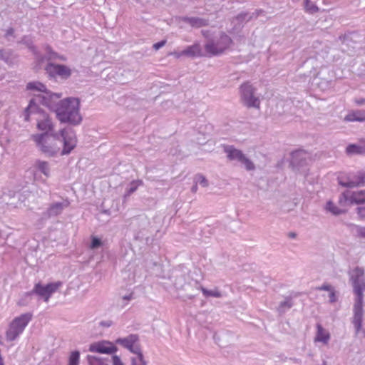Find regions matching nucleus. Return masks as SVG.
<instances>
[{
	"label": "nucleus",
	"instance_id": "1",
	"mask_svg": "<svg viewBox=\"0 0 365 365\" xmlns=\"http://www.w3.org/2000/svg\"><path fill=\"white\" fill-rule=\"evenodd\" d=\"M39 150L48 156L57 154L63 146L61 155H68L76 145V137L71 128L61 129L58 133L51 132L32 135Z\"/></svg>",
	"mask_w": 365,
	"mask_h": 365
},
{
	"label": "nucleus",
	"instance_id": "2",
	"mask_svg": "<svg viewBox=\"0 0 365 365\" xmlns=\"http://www.w3.org/2000/svg\"><path fill=\"white\" fill-rule=\"evenodd\" d=\"M56 116L61 122L78 124L81 120L79 114V101L75 98H68L60 101Z\"/></svg>",
	"mask_w": 365,
	"mask_h": 365
},
{
	"label": "nucleus",
	"instance_id": "3",
	"mask_svg": "<svg viewBox=\"0 0 365 365\" xmlns=\"http://www.w3.org/2000/svg\"><path fill=\"white\" fill-rule=\"evenodd\" d=\"M61 97V94L53 93L48 91L44 94L36 95L35 98L30 101L29 105L25 110V120H29L30 114L34 113V110L36 109V105L37 103L48 107L56 113L57 109L60 106V101H62L60 100Z\"/></svg>",
	"mask_w": 365,
	"mask_h": 365
},
{
	"label": "nucleus",
	"instance_id": "4",
	"mask_svg": "<svg viewBox=\"0 0 365 365\" xmlns=\"http://www.w3.org/2000/svg\"><path fill=\"white\" fill-rule=\"evenodd\" d=\"M31 318L32 315L30 313H25L14 318L6 331V340L9 341L16 340L22 334Z\"/></svg>",
	"mask_w": 365,
	"mask_h": 365
},
{
	"label": "nucleus",
	"instance_id": "5",
	"mask_svg": "<svg viewBox=\"0 0 365 365\" xmlns=\"http://www.w3.org/2000/svg\"><path fill=\"white\" fill-rule=\"evenodd\" d=\"M232 41L229 36L222 33L219 37L208 39L205 50L210 56H217L229 48Z\"/></svg>",
	"mask_w": 365,
	"mask_h": 365
},
{
	"label": "nucleus",
	"instance_id": "6",
	"mask_svg": "<svg viewBox=\"0 0 365 365\" xmlns=\"http://www.w3.org/2000/svg\"><path fill=\"white\" fill-rule=\"evenodd\" d=\"M224 152L227 154V158L231 161H237L244 165L247 171H252L255 169L254 163L247 158L242 150L235 148L233 145H223Z\"/></svg>",
	"mask_w": 365,
	"mask_h": 365
},
{
	"label": "nucleus",
	"instance_id": "7",
	"mask_svg": "<svg viewBox=\"0 0 365 365\" xmlns=\"http://www.w3.org/2000/svg\"><path fill=\"white\" fill-rule=\"evenodd\" d=\"M62 286V282L60 281L47 284L43 286L41 283H37L34 285L33 289L25 294L26 297H31L35 294L39 297L42 298L44 302H48L51 295L56 292Z\"/></svg>",
	"mask_w": 365,
	"mask_h": 365
},
{
	"label": "nucleus",
	"instance_id": "8",
	"mask_svg": "<svg viewBox=\"0 0 365 365\" xmlns=\"http://www.w3.org/2000/svg\"><path fill=\"white\" fill-rule=\"evenodd\" d=\"M241 100L248 108H259L260 101L255 96V89L249 83L242 84L240 87Z\"/></svg>",
	"mask_w": 365,
	"mask_h": 365
},
{
	"label": "nucleus",
	"instance_id": "9",
	"mask_svg": "<svg viewBox=\"0 0 365 365\" xmlns=\"http://www.w3.org/2000/svg\"><path fill=\"white\" fill-rule=\"evenodd\" d=\"M363 302L364 299H354L353 306V317L351 322L354 324L356 334H359L362 327L364 319Z\"/></svg>",
	"mask_w": 365,
	"mask_h": 365
},
{
	"label": "nucleus",
	"instance_id": "10",
	"mask_svg": "<svg viewBox=\"0 0 365 365\" xmlns=\"http://www.w3.org/2000/svg\"><path fill=\"white\" fill-rule=\"evenodd\" d=\"M115 342L133 354L141 350L139 344V337L137 334H131L123 338H118Z\"/></svg>",
	"mask_w": 365,
	"mask_h": 365
},
{
	"label": "nucleus",
	"instance_id": "11",
	"mask_svg": "<svg viewBox=\"0 0 365 365\" xmlns=\"http://www.w3.org/2000/svg\"><path fill=\"white\" fill-rule=\"evenodd\" d=\"M264 13L265 12L262 9L256 10L255 12L251 14L248 12H242L235 18L233 23L240 26L245 22H247L250 20L257 18H261L260 21L264 22L268 19V17L265 16Z\"/></svg>",
	"mask_w": 365,
	"mask_h": 365
},
{
	"label": "nucleus",
	"instance_id": "12",
	"mask_svg": "<svg viewBox=\"0 0 365 365\" xmlns=\"http://www.w3.org/2000/svg\"><path fill=\"white\" fill-rule=\"evenodd\" d=\"M33 114L36 115V120L37 121V128L38 130L51 133L53 131V124L48 115L44 111L38 110L36 113L34 110ZM30 115H32L31 113Z\"/></svg>",
	"mask_w": 365,
	"mask_h": 365
},
{
	"label": "nucleus",
	"instance_id": "13",
	"mask_svg": "<svg viewBox=\"0 0 365 365\" xmlns=\"http://www.w3.org/2000/svg\"><path fill=\"white\" fill-rule=\"evenodd\" d=\"M46 72L51 76H58L61 78H67L71 74V71L69 68L64 65L55 64L48 63L46 67Z\"/></svg>",
	"mask_w": 365,
	"mask_h": 365
},
{
	"label": "nucleus",
	"instance_id": "14",
	"mask_svg": "<svg viewBox=\"0 0 365 365\" xmlns=\"http://www.w3.org/2000/svg\"><path fill=\"white\" fill-rule=\"evenodd\" d=\"M118 351L113 342L108 340H102L93 343V352H97L103 354H113Z\"/></svg>",
	"mask_w": 365,
	"mask_h": 365
},
{
	"label": "nucleus",
	"instance_id": "15",
	"mask_svg": "<svg viewBox=\"0 0 365 365\" xmlns=\"http://www.w3.org/2000/svg\"><path fill=\"white\" fill-rule=\"evenodd\" d=\"M68 205L69 202L68 200L52 203L47 210L43 213V215L45 218L57 216L62 212L63 209L68 207Z\"/></svg>",
	"mask_w": 365,
	"mask_h": 365
},
{
	"label": "nucleus",
	"instance_id": "16",
	"mask_svg": "<svg viewBox=\"0 0 365 365\" xmlns=\"http://www.w3.org/2000/svg\"><path fill=\"white\" fill-rule=\"evenodd\" d=\"M344 198L346 201L349 200L351 203L364 204L365 203V190L359 192H354L349 194L348 192L341 195L340 201Z\"/></svg>",
	"mask_w": 365,
	"mask_h": 365
},
{
	"label": "nucleus",
	"instance_id": "17",
	"mask_svg": "<svg viewBox=\"0 0 365 365\" xmlns=\"http://www.w3.org/2000/svg\"><path fill=\"white\" fill-rule=\"evenodd\" d=\"M346 153L348 155H364L365 140H359L356 143L349 144L346 148Z\"/></svg>",
	"mask_w": 365,
	"mask_h": 365
},
{
	"label": "nucleus",
	"instance_id": "18",
	"mask_svg": "<svg viewBox=\"0 0 365 365\" xmlns=\"http://www.w3.org/2000/svg\"><path fill=\"white\" fill-rule=\"evenodd\" d=\"M180 20L195 28H200L208 25V20L199 17L182 16Z\"/></svg>",
	"mask_w": 365,
	"mask_h": 365
},
{
	"label": "nucleus",
	"instance_id": "19",
	"mask_svg": "<svg viewBox=\"0 0 365 365\" xmlns=\"http://www.w3.org/2000/svg\"><path fill=\"white\" fill-rule=\"evenodd\" d=\"M344 121L347 122H364L365 121V110H357L355 111H352L347 114L344 118Z\"/></svg>",
	"mask_w": 365,
	"mask_h": 365
},
{
	"label": "nucleus",
	"instance_id": "20",
	"mask_svg": "<svg viewBox=\"0 0 365 365\" xmlns=\"http://www.w3.org/2000/svg\"><path fill=\"white\" fill-rule=\"evenodd\" d=\"M353 292L356 295L355 299H364V292L365 291V279H361L353 284Z\"/></svg>",
	"mask_w": 365,
	"mask_h": 365
},
{
	"label": "nucleus",
	"instance_id": "21",
	"mask_svg": "<svg viewBox=\"0 0 365 365\" xmlns=\"http://www.w3.org/2000/svg\"><path fill=\"white\" fill-rule=\"evenodd\" d=\"M317 329L315 341L323 342L325 344H328L330 339V334L320 324H317Z\"/></svg>",
	"mask_w": 365,
	"mask_h": 365
},
{
	"label": "nucleus",
	"instance_id": "22",
	"mask_svg": "<svg viewBox=\"0 0 365 365\" xmlns=\"http://www.w3.org/2000/svg\"><path fill=\"white\" fill-rule=\"evenodd\" d=\"M340 184L345 187H355L364 186L365 185V173H360L358 176H356L355 180H351L347 182H340Z\"/></svg>",
	"mask_w": 365,
	"mask_h": 365
},
{
	"label": "nucleus",
	"instance_id": "23",
	"mask_svg": "<svg viewBox=\"0 0 365 365\" xmlns=\"http://www.w3.org/2000/svg\"><path fill=\"white\" fill-rule=\"evenodd\" d=\"M347 226L354 237L361 239L365 238V226H361L354 223H349Z\"/></svg>",
	"mask_w": 365,
	"mask_h": 365
},
{
	"label": "nucleus",
	"instance_id": "24",
	"mask_svg": "<svg viewBox=\"0 0 365 365\" xmlns=\"http://www.w3.org/2000/svg\"><path fill=\"white\" fill-rule=\"evenodd\" d=\"M364 270L363 268L356 267L349 272L350 282L351 284L364 279Z\"/></svg>",
	"mask_w": 365,
	"mask_h": 365
},
{
	"label": "nucleus",
	"instance_id": "25",
	"mask_svg": "<svg viewBox=\"0 0 365 365\" xmlns=\"http://www.w3.org/2000/svg\"><path fill=\"white\" fill-rule=\"evenodd\" d=\"M36 168L42 173L47 178L50 176V166L46 161L38 160L35 163Z\"/></svg>",
	"mask_w": 365,
	"mask_h": 365
},
{
	"label": "nucleus",
	"instance_id": "26",
	"mask_svg": "<svg viewBox=\"0 0 365 365\" xmlns=\"http://www.w3.org/2000/svg\"><path fill=\"white\" fill-rule=\"evenodd\" d=\"M26 88L28 90L40 92V94H44V93L47 91L45 85L38 81L29 82L26 85Z\"/></svg>",
	"mask_w": 365,
	"mask_h": 365
},
{
	"label": "nucleus",
	"instance_id": "27",
	"mask_svg": "<svg viewBox=\"0 0 365 365\" xmlns=\"http://www.w3.org/2000/svg\"><path fill=\"white\" fill-rule=\"evenodd\" d=\"M134 354L135 356L130 359L131 365H148L141 350L134 353Z\"/></svg>",
	"mask_w": 365,
	"mask_h": 365
},
{
	"label": "nucleus",
	"instance_id": "28",
	"mask_svg": "<svg viewBox=\"0 0 365 365\" xmlns=\"http://www.w3.org/2000/svg\"><path fill=\"white\" fill-rule=\"evenodd\" d=\"M182 53H184L185 56L190 57H195L199 56L200 53V47L198 44H194L187 46L185 49L182 51Z\"/></svg>",
	"mask_w": 365,
	"mask_h": 365
},
{
	"label": "nucleus",
	"instance_id": "29",
	"mask_svg": "<svg viewBox=\"0 0 365 365\" xmlns=\"http://www.w3.org/2000/svg\"><path fill=\"white\" fill-rule=\"evenodd\" d=\"M103 245V242L101 240L96 237H93L92 240V247H93V259H96L98 262H100L101 259L103 258V255H101V257H98L96 254L98 251H95V250H97L100 248Z\"/></svg>",
	"mask_w": 365,
	"mask_h": 365
},
{
	"label": "nucleus",
	"instance_id": "30",
	"mask_svg": "<svg viewBox=\"0 0 365 365\" xmlns=\"http://www.w3.org/2000/svg\"><path fill=\"white\" fill-rule=\"evenodd\" d=\"M143 184L142 180H133L132 181L128 187L126 188L125 192L124 194V198L126 199L129 197L132 193L135 192L138 187V186Z\"/></svg>",
	"mask_w": 365,
	"mask_h": 365
},
{
	"label": "nucleus",
	"instance_id": "31",
	"mask_svg": "<svg viewBox=\"0 0 365 365\" xmlns=\"http://www.w3.org/2000/svg\"><path fill=\"white\" fill-rule=\"evenodd\" d=\"M293 306V303L291 298L287 297L283 302H280L277 307V312L282 314L289 309Z\"/></svg>",
	"mask_w": 365,
	"mask_h": 365
},
{
	"label": "nucleus",
	"instance_id": "32",
	"mask_svg": "<svg viewBox=\"0 0 365 365\" xmlns=\"http://www.w3.org/2000/svg\"><path fill=\"white\" fill-rule=\"evenodd\" d=\"M46 58L48 61H52V60H61V61H66V58L63 56H61L58 54L57 53L52 51V49L49 47H46Z\"/></svg>",
	"mask_w": 365,
	"mask_h": 365
},
{
	"label": "nucleus",
	"instance_id": "33",
	"mask_svg": "<svg viewBox=\"0 0 365 365\" xmlns=\"http://www.w3.org/2000/svg\"><path fill=\"white\" fill-rule=\"evenodd\" d=\"M200 289H201L202 294H204V296H205L207 297H213L220 298L222 297V293L217 289H213V290H208V289L201 287Z\"/></svg>",
	"mask_w": 365,
	"mask_h": 365
},
{
	"label": "nucleus",
	"instance_id": "34",
	"mask_svg": "<svg viewBox=\"0 0 365 365\" xmlns=\"http://www.w3.org/2000/svg\"><path fill=\"white\" fill-rule=\"evenodd\" d=\"M304 8L310 14H314L319 11V8L310 0H304Z\"/></svg>",
	"mask_w": 365,
	"mask_h": 365
},
{
	"label": "nucleus",
	"instance_id": "35",
	"mask_svg": "<svg viewBox=\"0 0 365 365\" xmlns=\"http://www.w3.org/2000/svg\"><path fill=\"white\" fill-rule=\"evenodd\" d=\"M327 209L333 213L334 215H338L343 212V211L338 208L332 202L329 201L327 203Z\"/></svg>",
	"mask_w": 365,
	"mask_h": 365
},
{
	"label": "nucleus",
	"instance_id": "36",
	"mask_svg": "<svg viewBox=\"0 0 365 365\" xmlns=\"http://www.w3.org/2000/svg\"><path fill=\"white\" fill-rule=\"evenodd\" d=\"M80 354L78 351H73L69 357L68 365H78Z\"/></svg>",
	"mask_w": 365,
	"mask_h": 365
},
{
	"label": "nucleus",
	"instance_id": "37",
	"mask_svg": "<svg viewBox=\"0 0 365 365\" xmlns=\"http://www.w3.org/2000/svg\"><path fill=\"white\" fill-rule=\"evenodd\" d=\"M195 181L197 184L199 183L202 187H205L208 186V181L206 178L202 174H197L195 177Z\"/></svg>",
	"mask_w": 365,
	"mask_h": 365
},
{
	"label": "nucleus",
	"instance_id": "38",
	"mask_svg": "<svg viewBox=\"0 0 365 365\" xmlns=\"http://www.w3.org/2000/svg\"><path fill=\"white\" fill-rule=\"evenodd\" d=\"M356 212L358 215V217L360 220H365V206L358 207L356 209Z\"/></svg>",
	"mask_w": 365,
	"mask_h": 365
},
{
	"label": "nucleus",
	"instance_id": "39",
	"mask_svg": "<svg viewBox=\"0 0 365 365\" xmlns=\"http://www.w3.org/2000/svg\"><path fill=\"white\" fill-rule=\"evenodd\" d=\"M113 365H124L122 362L120 358L117 355H113L112 356Z\"/></svg>",
	"mask_w": 365,
	"mask_h": 365
},
{
	"label": "nucleus",
	"instance_id": "40",
	"mask_svg": "<svg viewBox=\"0 0 365 365\" xmlns=\"http://www.w3.org/2000/svg\"><path fill=\"white\" fill-rule=\"evenodd\" d=\"M317 289L331 292L333 288L330 284H323L321 287H319Z\"/></svg>",
	"mask_w": 365,
	"mask_h": 365
},
{
	"label": "nucleus",
	"instance_id": "41",
	"mask_svg": "<svg viewBox=\"0 0 365 365\" xmlns=\"http://www.w3.org/2000/svg\"><path fill=\"white\" fill-rule=\"evenodd\" d=\"M166 43V41L165 40H163L161 41H159L156 43H155L153 45V48L155 49V50H158L159 48H162L163 46H165Z\"/></svg>",
	"mask_w": 365,
	"mask_h": 365
},
{
	"label": "nucleus",
	"instance_id": "42",
	"mask_svg": "<svg viewBox=\"0 0 365 365\" xmlns=\"http://www.w3.org/2000/svg\"><path fill=\"white\" fill-rule=\"evenodd\" d=\"M329 297V302L330 303H334L336 301V297L334 289H332L330 292Z\"/></svg>",
	"mask_w": 365,
	"mask_h": 365
},
{
	"label": "nucleus",
	"instance_id": "43",
	"mask_svg": "<svg viewBox=\"0 0 365 365\" xmlns=\"http://www.w3.org/2000/svg\"><path fill=\"white\" fill-rule=\"evenodd\" d=\"M113 324V322L111 320L107 321H101L100 322V325L103 327H110Z\"/></svg>",
	"mask_w": 365,
	"mask_h": 365
},
{
	"label": "nucleus",
	"instance_id": "44",
	"mask_svg": "<svg viewBox=\"0 0 365 365\" xmlns=\"http://www.w3.org/2000/svg\"><path fill=\"white\" fill-rule=\"evenodd\" d=\"M14 34V29L12 28H9L6 31L5 37L9 38V36H13Z\"/></svg>",
	"mask_w": 365,
	"mask_h": 365
},
{
	"label": "nucleus",
	"instance_id": "45",
	"mask_svg": "<svg viewBox=\"0 0 365 365\" xmlns=\"http://www.w3.org/2000/svg\"><path fill=\"white\" fill-rule=\"evenodd\" d=\"M26 38H27L26 36L24 37L22 39V42L26 43L31 49H34V46L31 45V43L29 41H27Z\"/></svg>",
	"mask_w": 365,
	"mask_h": 365
},
{
	"label": "nucleus",
	"instance_id": "46",
	"mask_svg": "<svg viewBox=\"0 0 365 365\" xmlns=\"http://www.w3.org/2000/svg\"><path fill=\"white\" fill-rule=\"evenodd\" d=\"M133 298V293H130V294H129L128 295H125V296L123 297V300H127V301L130 300Z\"/></svg>",
	"mask_w": 365,
	"mask_h": 365
},
{
	"label": "nucleus",
	"instance_id": "47",
	"mask_svg": "<svg viewBox=\"0 0 365 365\" xmlns=\"http://www.w3.org/2000/svg\"><path fill=\"white\" fill-rule=\"evenodd\" d=\"M355 102L358 105H364L365 103V98H360L359 100H356Z\"/></svg>",
	"mask_w": 365,
	"mask_h": 365
},
{
	"label": "nucleus",
	"instance_id": "48",
	"mask_svg": "<svg viewBox=\"0 0 365 365\" xmlns=\"http://www.w3.org/2000/svg\"><path fill=\"white\" fill-rule=\"evenodd\" d=\"M176 58H180L182 56H185L184 53H182V51L180 52L175 51L173 53Z\"/></svg>",
	"mask_w": 365,
	"mask_h": 365
},
{
	"label": "nucleus",
	"instance_id": "49",
	"mask_svg": "<svg viewBox=\"0 0 365 365\" xmlns=\"http://www.w3.org/2000/svg\"><path fill=\"white\" fill-rule=\"evenodd\" d=\"M288 236L290 238H295L297 237V234L295 232H289Z\"/></svg>",
	"mask_w": 365,
	"mask_h": 365
},
{
	"label": "nucleus",
	"instance_id": "50",
	"mask_svg": "<svg viewBox=\"0 0 365 365\" xmlns=\"http://www.w3.org/2000/svg\"><path fill=\"white\" fill-rule=\"evenodd\" d=\"M197 183L195 182V185H194L192 187L191 190H192V192H195L197 191Z\"/></svg>",
	"mask_w": 365,
	"mask_h": 365
},
{
	"label": "nucleus",
	"instance_id": "51",
	"mask_svg": "<svg viewBox=\"0 0 365 365\" xmlns=\"http://www.w3.org/2000/svg\"><path fill=\"white\" fill-rule=\"evenodd\" d=\"M300 153H301V152H299V151L293 153V158H294L296 155H299Z\"/></svg>",
	"mask_w": 365,
	"mask_h": 365
},
{
	"label": "nucleus",
	"instance_id": "52",
	"mask_svg": "<svg viewBox=\"0 0 365 365\" xmlns=\"http://www.w3.org/2000/svg\"><path fill=\"white\" fill-rule=\"evenodd\" d=\"M88 361L89 364H91V358L90 356H88Z\"/></svg>",
	"mask_w": 365,
	"mask_h": 365
},
{
	"label": "nucleus",
	"instance_id": "53",
	"mask_svg": "<svg viewBox=\"0 0 365 365\" xmlns=\"http://www.w3.org/2000/svg\"><path fill=\"white\" fill-rule=\"evenodd\" d=\"M34 179L37 180V174L36 173H34Z\"/></svg>",
	"mask_w": 365,
	"mask_h": 365
},
{
	"label": "nucleus",
	"instance_id": "54",
	"mask_svg": "<svg viewBox=\"0 0 365 365\" xmlns=\"http://www.w3.org/2000/svg\"><path fill=\"white\" fill-rule=\"evenodd\" d=\"M88 350L91 351V344L89 346Z\"/></svg>",
	"mask_w": 365,
	"mask_h": 365
},
{
	"label": "nucleus",
	"instance_id": "55",
	"mask_svg": "<svg viewBox=\"0 0 365 365\" xmlns=\"http://www.w3.org/2000/svg\"><path fill=\"white\" fill-rule=\"evenodd\" d=\"M93 361L96 359L94 356L92 357Z\"/></svg>",
	"mask_w": 365,
	"mask_h": 365
},
{
	"label": "nucleus",
	"instance_id": "56",
	"mask_svg": "<svg viewBox=\"0 0 365 365\" xmlns=\"http://www.w3.org/2000/svg\"><path fill=\"white\" fill-rule=\"evenodd\" d=\"M364 335H365V330L364 331Z\"/></svg>",
	"mask_w": 365,
	"mask_h": 365
}]
</instances>
